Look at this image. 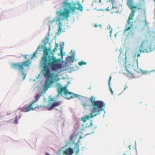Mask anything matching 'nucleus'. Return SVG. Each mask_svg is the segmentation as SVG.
<instances>
[{
	"label": "nucleus",
	"mask_w": 155,
	"mask_h": 155,
	"mask_svg": "<svg viewBox=\"0 0 155 155\" xmlns=\"http://www.w3.org/2000/svg\"><path fill=\"white\" fill-rule=\"evenodd\" d=\"M49 51L46 48L43 50L44 54L40 62L41 65L43 69L44 76L46 79L43 88L45 91L48 89L52 84L59 80L58 75L54 72L51 73L50 68L57 71L62 68L61 65L59 63V60L53 56L49 55Z\"/></svg>",
	"instance_id": "1"
},
{
	"label": "nucleus",
	"mask_w": 155,
	"mask_h": 155,
	"mask_svg": "<svg viewBox=\"0 0 155 155\" xmlns=\"http://www.w3.org/2000/svg\"><path fill=\"white\" fill-rule=\"evenodd\" d=\"M90 99L91 103L92 108L91 110L89 116L86 115L81 118V119L84 122L90 118H93L100 114L101 112L103 110V108L105 105V104L102 101H95V98L94 97L91 96Z\"/></svg>",
	"instance_id": "2"
},
{
	"label": "nucleus",
	"mask_w": 155,
	"mask_h": 155,
	"mask_svg": "<svg viewBox=\"0 0 155 155\" xmlns=\"http://www.w3.org/2000/svg\"><path fill=\"white\" fill-rule=\"evenodd\" d=\"M30 64V61L29 60H27L22 62L12 63L11 64V68L15 70H18L21 71L24 77L23 79H24L26 76V74L24 73V67H29Z\"/></svg>",
	"instance_id": "3"
},
{
	"label": "nucleus",
	"mask_w": 155,
	"mask_h": 155,
	"mask_svg": "<svg viewBox=\"0 0 155 155\" xmlns=\"http://www.w3.org/2000/svg\"><path fill=\"white\" fill-rule=\"evenodd\" d=\"M41 96V94H37L35 96V100L33 101L28 106L25 105L22 108H19L18 109V110H20L21 111L23 112H28L31 110H34L36 108H39L42 107V106H40L39 105L34 106L35 105L34 104L35 102H37L38 101Z\"/></svg>",
	"instance_id": "4"
},
{
	"label": "nucleus",
	"mask_w": 155,
	"mask_h": 155,
	"mask_svg": "<svg viewBox=\"0 0 155 155\" xmlns=\"http://www.w3.org/2000/svg\"><path fill=\"white\" fill-rule=\"evenodd\" d=\"M68 1L65 0L63 2L62 6L63 10H82L83 6L79 2H68Z\"/></svg>",
	"instance_id": "5"
},
{
	"label": "nucleus",
	"mask_w": 155,
	"mask_h": 155,
	"mask_svg": "<svg viewBox=\"0 0 155 155\" xmlns=\"http://www.w3.org/2000/svg\"><path fill=\"white\" fill-rule=\"evenodd\" d=\"M150 52V50L149 49V44L148 41L147 40H144L141 43L139 52H136L135 53L134 57L137 56V57L136 60L137 64H138V57L140 56L141 52L149 53Z\"/></svg>",
	"instance_id": "6"
},
{
	"label": "nucleus",
	"mask_w": 155,
	"mask_h": 155,
	"mask_svg": "<svg viewBox=\"0 0 155 155\" xmlns=\"http://www.w3.org/2000/svg\"><path fill=\"white\" fill-rule=\"evenodd\" d=\"M64 11L61 12L60 11H57L56 13L58 15V16L57 20L59 21L65 20H67L68 17L69 16L70 14L71 10H63ZM72 12H75V10H71Z\"/></svg>",
	"instance_id": "7"
},
{
	"label": "nucleus",
	"mask_w": 155,
	"mask_h": 155,
	"mask_svg": "<svg viewBox=\"0 0 155 155\" xmlns=\"http://www.w3.org/2000/svg\"><path fill=\"white\" fill-rule=\"evenodd\" d=\"M135 10H132V12L130 14L129 17L127 21V25H126L124 31L125 33L126 31H128L131 28L133 27V25L131 24L132 22L131 21V20H133L134 19L133 17H134Z\"/></svg>",
	"instance_id": "8"
},
{
	"label": "nucleus",
	"mask_w": 155,
	"mask_h": 155,
	"mask_svg": "<svg viewBox=\"0 0 155 155\" xmlns=\"http://www.w3.org/2000/svg\"><path fill=\"white\" fill-rule=\"evenodd\" d=\"M64 95L65 96L66 98L68 100L78 96L77 94H73L71 92H69L68 90H67V91L65 92V94H64Z\"/></svg>",
	"instance_id": "9"
},
{
	"label": "nucleus",
	"mask_w": 155,
	"mask_h": 155,
	"mask_svg": "<svg viewBox=\"0 0 155 155\" xmlns=\"http://www.w3.org/2000/svg\"><path fill=\"white\" fill-rule=\"evenodd\" d=\"M74 152L73 149L69 147L64 151L63 153L64 155H72Z\"/></svg>",
	"instance_id": "10"
},
{
	"label": "nucleus",
	"mask_w": 155,
	"mask_h": 155,
	"mask_svg": "<svg viewBox=\"0 0 155 155\" xmlns=\"http://www.w3.org/2000/svg\"><path fill=\"white\" fill-rule=\"evenodd\" d=\"M80 142V140H79L76 143L73 149V151L74 150L75 154H78L79 152V143Z\"/></svg>",
	"instance_id": "11"
},
{
	"label": "nucleus",
	"mask_w": 155,
	"mask_h": 155,
	"mask_svg": "<svg viewBox=\"0 0 155 155\" xmlns=\"http://www.w3.org/2000/svg\"><path fill=\"white\" fill-rule=\"evenodd\" d=\"M61 104L60 101H55L51 105L49 104V110H51L55 106H59Z\"/></svg>",
	"instance_id": "12"
},
{
	"label": "nucleus",
	"mask_w": 155,
	"mask_h": 155,
	"mask_svg": "<svg viewBox=\"0 0 155 155\" xmlns=\"http://www.w3.org/2000/svg\"><path fill=\"white\" fill-rule=\"evenodd\" d=\"M90 99V98H89ZM90 102H91L90 99V101L87 99L84 100L82 103V104L84 107H86L90 106Z\"/></svg>",
	"instance_id": "13"
},
{
	"label": "nucleus",
	"mask_w": 155,
	"mask_h": 155,
	"mask_svg": "<svg viewBox=\"0 0 155 155\" xmlns=\"http://www.w3.org/2000/svg\"><path fill=\"white\" fill-rule=\"evenodd\" d=\"M149 44V49L150 50V52L154 50H155V38L150 44Z\"/></svg>",
	"instance_id": "14"
},
{
	"label": "nucleus",
	"mask_w": 155,
	"mask_h": 155,
	"mask_svg": "<svg viewBox=\"0 0 155 155\" xmlns=\"http://www.w3.org/2000/svg\"><path fill=\"white\" fill-rule=\"evenodd\" d=\"M67 87H64L63 88H59L58 89V92L59 94H61L63 92L64 94H65V92L67 91Z\"/></svg>",
	"instance_id": "15"
},
{
	"label": "nucleus",
	"mask_w": 155,
	"mask_h": 155,
	"mask_svg": "<svg viewBox=\"0 0 155 155\" xmlns=\"http://www.w3.org/2000/svg\"><path fill=\"white\" fill-rule=\"evenodd\" d=\"M76 137L77 136L74 135L71 136L70 137V141L72 143L74 144L75 143V140L76 139Z\"/></svg>",
	"instance_id": "16"
},
{
	"label": "nucleus",
	"mask_w": 155,
	"mask_h": 155,
	"mask_svg": "<svg viewBox=\"0 0 155 155\" xmlns=\"http://www.w3.org/2000/svg\"><path fill=\"white\" fill-rule=\"evenodd\" d=\"M126 71H127V73H126L127 76L130 78H133L134 76L133 73L131 72L128 71L127 69H126Z\"/></svg>",
	"instance_id": "17"
},
{
	"label": "nucleus",
	"mask_w": 155,
	"mask_h": 155,
	"mask_svg": "<svg viewBox=\"0 0 155 155\" xmlns=\"http://www.w3.org/2000/svg\"><path fill=\"white\" fill-rule=\"evenodd\" d=\"M59 46L58 44L56 43L55 45V48L52 50V52H54L57 50V48Z\"/></svg>",
	"instance_id": "18"
},
{
	"label": "nucleus",
	"mask_w": 155,
	"mask_h": 155,
	"mask_svg": "<svg viewBox=\"0 0 155 155\" xmlns=\"http://www.w3.org/2000/svg\"><path fill=\"white\" fill-rule=\"evenodd\" d=\"M79 65L80 66L82 65H85L87 63L85 62H84L83 61H81L80 62H79Z\"/></svg>",
	"instance_id": "19"
},
{
	"label": "nucleus",
	"mask_w": 155,
	"mask_h": 155,
	"mask_svg": "<svg viewBox=\"0 0 155 155\" xmlns=\"http://www.w3.org/2000/svg\"><path fill=\"white\" fill-rule=\"evenodd\" d=\"M49 41V38L48 37H46L45 38V39L44 41V44H46L47 43H48Z\"/></svg>",
	"instance_id": "20"
},
{
	"label": "nucleus",
	"mask_w": 155,
	"mask_h": 155,
	"mask_svg": "<svg viewBox=\"0 0 155 155\" xmlns=\"http://www.w3.org/2000/svg\"><path fill=\"white\" fill-rule=\"evenodd\" d=\"M118 59L119 60V62H121L122 61H123L124 62V59H121V57L120 55L119 57H118Z\"/></svg>",
	"instance_id": "21"
},
{
	"label": "nucleus",
	"mask_w": 155,
	"mask_h": 155,
	"mask_svg": "<svg viewBox=\"0 0 155 155\" xmlns=\"http://www.w3.org/2000/svg\"><path fill=\"white\" fill-rule=\"evenodd\" d=\"M111 76H110V77H109V80L108 81V85H109V86H110V81H111Z\"/></svg>",
	"instance_id": "22"
},
{
	"label": "nucleus",
	"mask_w": 155,
	"mask_h": 155,
	"mask_svg": "<svg viewBox=\"0 0 155 155\" xmlns=\"http://www.w3.org/2000/svg\"><path fill=\"white\" fill-rule=\"evenodd\" d=\"M18 117L16 116L15 117V120L14 121V124H17L18 123Z\"/></svg>",
	"instance_id": "23"
},
{
	"label": "nucleus",
	"mask_w": 155,
	"mask_h": 155,
	"mask_svg": "<svg viewBox=\"0 0 155 155\" xmlns=\"http://www.w3.org/2000/svg\"><path fill=\"white\" fill-rule=\"evenodd\" d=\"M112 8L117 9V8L114 5V4H112Z\"/></svg>",
	"instance_id": "24"
},
{
	"label": "nucleus",
	"mask_w": 155,
	"mask_h": 155,
	"mask_svg": "<svg viewBox=\"0 0 155 155\" xmlns=\"http://www.w3.org/2000/svg\"><path fill=\"white\" fill-rule=\"evenodd\" d=\"M37 54V53L36 52H35L32 55V58L33 57H36V55Z\"/></svg>",
	"instance_id": "25"
},
{
	"label": "nucleus",
	"mask_w": 155,
	"mask_h": 155,
	"mask_svg": "<svg viewBox=\"0 0 155 155\" xmlns=\"http://www.w3.org/2000/svg\"><path fill=\"white\" fill-rule=\"evenodd\" d=\"M110 92H111V94L112 95H113V91H112V89L110 87Z\"/></svg>",
	"instance_id": "26"
},
{
	"label": "nucleus",
	"mask_w": 155,
	"mask_h": 155,
	"mask_svg": "<svg viewBox=\"0 0 155 155\" xmlns=\"http://www.w3.org/2000/svg\"><path fill=\"white\" fill-rule=\"evenodd\" d=\"M92 125H92V122H91L90 123V124L88 126V127H91Z\"/></svg>",
	"instance_id": "27"
},
{
	"label": "nucleus",
	"mask_w": 155,
	"mask_h": 155,
	"mask_svg": "<svg viewBox=\"0 0 155 155\" xmlns=\"http://www.w3.org/2000/svg\"><path fill=\"white\" fill-rule=\"evenodd\" d=\"M94 26L95 27H97L98 26V25L96 24H95L94 25Z\"/></svg>",
	"instance_id": "28"
},
{
	"label": "nucleus",
	"mask_w": 155,
	"mask_h": 155,
	"mask_svg": "<svg viewBox=\"0 0 155 155\" xmlns=\"http://www.w3.org/2000/svg\"><path fill=\"white\" fill-rule=\"evenodd\" d=\"M127 2H133V0H128Z\"/></svg>",
	"instance_id": "29"
},
{
	"label": "nucleus",
	"mask_w": 155,
	"mask_h": 155,
	"mask_svg": "<svg viewBox=\"0 0 155 155\" xmlns=\"http://www.w3.org/2000/svg\"><path fill=\"white\" fill-rule=\"evenodd\" d=\"M128 88V87L126 85L125 86V88H124V90H125V89H126V88Z\"/></svg>",
	"instance_id": "30"
},
{
	"label": "nucleus",
	"mask_w": 155,
	"mask_h": 155,
	"mask_svg": "<svg viewBox=\"0 0 155 155\" xmlns=\"http://www.w3.org/2000/svg\"><path fill=\"white\" fill-rule=\"evenodd\" d=\"M45 155H50L49 153H46Z\"/></svg>",
	"instance_id": "31"
},
{
	"label": "nucleus",
	"mask_w": 155,
	"mask_h": 155,
	"mask_svg": "<svg viewBox=\"0 0 155 155\" xmlns=\"http://www.w3.org/2000/svg\"><path fill=\"white\" fill-rule=\"evenodd\" d=\"M112 30H111L110 31V35H111V33H112Z\"/></svg>",
	"instance_id": "32"
},
{
	"label": "nucleus",
	"mask_w": 155,
	"mask_h": 155,
	"mask_svg": "<svg viewBox=\"0 0 155 155\" xmlns=\"http://www.w3.org/2000/svg\"><path fill=\"white\" fill-rule=\"evenodd\" d=\"M61 28H59L58 29V31H61Z\"/></svg>",
	"instance_id": "33"
},
{
	"label": "nucleus",
	"mask_w": 155,
	"mask_h": 155,
	"mask_svg": "<svg viewBox=\"0 0 155 155\" xmlns=\"http://www.w3.org/2000/svg\"><path fill=\"white\" fill-rule=\"evenodd\" d=\"M62 49H60V51H61V52H62Z\"/></svg>",
	"instance_id": "34"
},
{
	"label": "nucleus",
	"mask_w": 155,
	"mask_h": 155,
	"mask_svg": "<svg viewBox=\"0 0 155 155\" xmlns=\"http://www.w3.org/2000/svg\"><path fill=\"white\" fill-rule=\"evenodd\" d=\"M24 56V57H25V59H26V58H27V57H26V55H25Z\"/></svg>",
	"instance_id": "35"
},
{
	"label": "nucleus",
	"mask_w": 155,
	"mask_h": 155,
	"mask_svg": "<svg viewBox=\"0 0 155 155\" xmlns=\"http://www.w3.org/2000/svg\"><path fill=\"white\" fill-rule=\"evenodd\" d=\"M108 8H109V7H108L107 8H106V9H105V10H108Z\"/></svg>",
	"instance_id": "36"
},
{
	"label": "nucleus",
	"mask_w": 155,
	"mask_h": 155,
	"mask_svg": "<svg viewBox=\"0 0 155 155\" xmlns=\"http://www.w3.org/2000/svg\"><path fill=\"white\" fill-rule=\"evenodd\" d=\"M130 145H129V148H130Z\"/></svg>",
	"instance_id": "37"
},
{
	"label": "nucleus",
	"mask_w": 155,
	"mask_h": 155,
	"mask_svg": "<svg viewBox=\"0 0 155 155\" xmlns=\"http://www.w3.org/2000/svg\"><path fill=\"white\" fill-rule=\"evenodd\" d=\"M99 26H101V25H98Z\"/></svg>",
	"instance_id": "38"
},
{
	"label": "nucleus",
	"mask_w": 155,
	"mask_h": 155,
	"mask_svg": "<svg viewBox=\"0 0 155 155\" xmlns=\"http://www.w3.org/2000/svg\"><path fill=\"white\" fill-rule=\"evenodd\" d=\"M39 48H40V47H38V49H39Z\"/></svg>",
	"instance_id": "39"
},
{
	"label": "nucleus",
	"mask_w": 155,
	"mask_h": 155,
	"mask_svg": "<svg viewBox=\"0 0 155 155\" xmlns=\"http://www.w3.org/2000/svg\"><path fill=\"white\" fill-rule=\"evenodd\" d=\"M69 58H71V57H69Z\"/></svg>",
	"instance_id": "40"
}]
</instances>
